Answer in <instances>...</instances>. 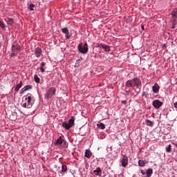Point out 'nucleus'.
<instances>
[{"instance_id":"obj_1","label":"nucleus","mask_w":177,"mask_h":177,"mask_svg":"<svg viewBox=\"0 0 177 177\" xmlns=\"http://www.w3.org/2000/svg\"><path fill=\"white\" fill-rule=\"evenodd\" d=\"M127 88H133L134 91L139 93L140 89H142V81L138 77H135L133 80H127L125 83Z\"/></svg>"},{"instance_id":"obj_2","label":"nucleus","mask_w":177,"mask_h":177,"mask_svg":"<svg viewBox=\"0 0 177 177\" xmlns=\"http://www.w3.org/2000/svg\"><path fill=\"white\" fill-rule=\"evenodd\" d=\"M74 121H75V118L74 116H72L71 118L69 120L68 122H64L62 123V128H64L67 131L70 129V128H73L74 127Z\"/></svg>"},{"instance_id":"obj_3","label":"nucleus","mask_w":177,"mask_h":177,"mask_svg":"<svg viewBox=\"0 0 177 177\" xmlns=\"http://www.w3.org/2000/svg\"><path fill=\"white\" fill-rule=\"evenodd\" d=\"M53 95H56V88L55 87H50L44 95L45 99L46 100H49V99H52V96Z\"/></svg>"},{"instance_id":"obj_4","label":"nucleus","mask_w":177,"mask_h":177,"mask_svg":"<svg viewBox=\"0 0 177 177\" xmlns=\"http://www.w3.org/2000/svg\"><path fill=\"white\" fill-rule=\"evenodd\" d=\"M77 49L80 53H82L83 55H86V53H88V43H85L84 45L82 43H80L78 45Z\"/></svg>"},{"instance_id":"obj_5","label":"nucleus","mask_w":177,"mask_h":177,"mask_svg":"<svg viewBox=\"0 0 177 177\" xmlns=\"http://www.w3.org/2000/svg\"><path fill=\"white\" fill-rule=\"evenodd\" d=\"M55 146H61L62 147H64L66 146V141L59 137L56 142H55Z\"/></svg>"},{"instance_id":"obj_6","label":"nucleus","mask_w":177,"mask_h":177,"mask_svg":"<svg viewBox=\"0 0 177 177\" xmlns=\"http://www.w3.org/2000/svg\"><path fill=\"white\" fill-rule=\"evenodd\" d=\"M121 162L122 167H123V168H125L127 165H128V156H127V155L122 156Z\"/></svg>"},{"instance_id":"obj_7","label":"nucleus","mask_w":177,"mask_h":177,"mask_svg":"<svg viewBox=\"0 0 177 177\" xmlns=\"http://www.w3.org/2000/svg\"><path fill=\"white\" fill-rule=\"evenodd\" d=\"M152 105L153 106V107H155L156 109H160V107H161L162 106V102H161L160 100H153L152 102Z\"/></svg>"},{"instance_id":"obj_8","label":"nucleus","mask_w":177,"mask_h":177,"mask_svg":"<svg viewBox=\"0 0 177 177\" xmlns=\"http://www.w3.org/2000/svg\"><path fill=\"white\" fill-rule=\"evenodd\" d=\"M97 47L100 48V49H104L105 52H110V46L100 44H97Z\"/></svg>"},{"instance_id":"obj_9","label":"nucleus","mask_w":177,"mask_h":177,"mask_svg":"<svg viewBox=\"0 0 177 177\" xmlns=\"http://www.w3.org/2000/svg\"><path fill=\"white\" fill-rule=\"evenodd\" d=\"M171 15L173 17V24H176L177 19V8L174 9L171 12Z\"/></svg>"},{"instance_id":"obj_10","label":"nucleus","mask_w":177,"mask_h":177,"mask_svg":"<svg viewBox=\"0 0 177 177\" xmlns=\"http://www.w3.org/2000/svg\"><path fill=\"white\" fill-rule=\"evenodd\" d=\"M62 31L64 34L66 35V38L67 39H70V37H71V35H70V32H68V29L67 28H63L62 29Z\"/></svg>"},{"instance_id":"obj_11","label":"nucleus","mask_w":177,"mask_h":177,"mask_svg":"<svg viewBox=\"0 0 177 177\" xmlns=\"http://www.w3.org/2000/svg\"><path fill=\"white\" fill-rule=\"evenodd\" d=\"M152 91L153 93H158V92H160V86L158 84H154V85L152 86Z\"/></svg>"},{"instance_id":"obj_12","label":"nucleus","mask_w":177,"mask_h":177,"mask_svg":"<svg viewBox=\"0 0 177 177\" xmlns=\"http://www.w3.org/2000/svg\"><path fill=\"white\" fill-rule=\"evenodd\" d=\"M42 54V50L40 48H37L35 50V55L36 57H39Z\"/></svg>"},{"instance_id":"obj_13","label":"nucleus","mask_w":177,"mask_h":177,"mask_svg":"<svg viewBox=\"0 0 177 177\" xmlns=\"http://www.w3.org/2000/svg\"><path fill=\"white\" fill-rule=\"evenodd\" d=\"M25 100H26V104L28 105V109H31L32 107V104L31 103V97L29 96L28 98H26Z\"/></svg>"},{"instance_id":"obj_14","label":"nucleus","mask_w":177,"mask_h":177,"mask_svg":"<svg viewBox=\"0 0 177 177\" xmlns=\"http://www.w3.org/2000/svg\"><path fill=\"white\" fill-rule=\"evenodd\" d=\"M93 174H95L96 176H102V169L97 167L96 169L93 171Z\"/></svg>"},{"instance_id":"obj_15","label":"nucleus","mask_w":177,"mask_h":177,"mask_svg":"<svg viewBox=\"0 0 177 177\" xmlns=\"http://www.w3.org/2000/svg\"><path fill=\"white\" fill-rule=\"evenodd\" d=\"M20 49H21V48H20V46H19V45H12V52H20Z\"/></svg>"},{"instance_id":"obj_16","label":"nucleus","mask_w":177,"mask_h":177,"mask_svg":"<svg viewBox=\"0 0 177 177\" xmlns=\"http://www.w3.org/2000/svg\"><path fill=\"white\" fill-rule=\"evenodd\" d=\"M7 24H8V26H13V24H15V21H13V19L12 18H8L7 19H5Z\"/></svg>"},{"instance_id":"obj_17","label":"nucleus","mask_w":177,"mask_h":177,"mask_svg":"<svg viewBox=\"0 0 177 177\" xmlns=\"http://www.w3.org/2000/svg\"><path fill=\"white\" fill-rule=\"evenodd\" d=\"M21 86H23V82H20L19 84H17L15 88V91L16 92H19V91L20 90V88H21Z\"/></svg>"},{"instance_id":"obj_18","label":"nucleus","mask_w":177,"mask_h":177,"mask_svg":"<svg viewBox=\"0 0 177 177\" xmlns=\"http://www.w3.org/2000/svg\"><path fill=\"white\" fill-rule=\"evenodd\" d=\"M146 177H151V175H153V169H148L146 170Z\"/></svg>"},{"instance_id":"obj_19","label":"nucleus","mask_w":177,"mask_h":177,"mask_svg":"<svg viewBox=\"0 0 177 177\" xmlns=\"http://www.w3.org/2000/svg\"><path fill=\"white\" fill-rule=\"evenodd\" d=\"M85 157H86V158H91V157H92V152L88 149L86 150Z\"/></svg>"},{"instance_id":"obj_20","label":"nucleus","mask_w":177,"mask_h":177,"mask_svg":"<svg viewBox=\"0 0 177 177\" xmlns=\"http://www.w3.org/2000/svg\"><path fill=\"white\" fill-rule=\"evenodd\" d=\"M97 127L99 129H106V125L103 124L102 122H100L97 124Z\"/></svg>"},{"instance_id":"obj_21","label":"nucleus","mask_w":177,"mask_h":177,"mask_svg":"<svg viewBox=\"0 0 177 177\" xmlns=\"http://www.w3.org/2000/svg\"><path fill=\"white\" fill-rule=\"evenodd\" d=\"M146 124L147 127H153L154 126V122L149 119L146 120Z\"/></svg>"},{"instance_id":"obj_22","label":"nucleus","mask_w":177,"mask_h":177,"mask_svg":"<svg viewBox=\"0 0 177 177\" xmlns=\"http://www.w3.org/2000/svg\"><path fill=\"white\" fill-rule=\"evenodd\" d=\"M138 165H139V167H145L146 165V163L145 162V160H139Z\"/></svg>"},{"instance_id":"obj_23","label":"nucleus","mask_w":177,"mask_h":177,"mask_svg":"<svg viewBox=\"0 0 177 177\" xmlns=\"http://www.w3.org/2000/svg\"><path fill=\"white\" fill-rule=\"evenodd\" d=\"M34 80H35V82H36V84H39V82L41 81V79H39V77L37 75H35Z\"/></svg>"},{"instance_id":"obj_24","label":"nucleus","mask_w":177,"mask_h":177,"mask_svg":"<svg viewBox=\"0 0 177 177\" xmlns=\"http://www.w3.org/2000/svg\"><path fill=\"white\" fill-rule=\"evenodd\" d=\"M171 151H172V146L171 145H169L166 147V151H167V153H171Z\"/></svg>"},{"instance_id":"obj_25","label":"nucleus","mask_w":177,"mask_h":177,"mask_svg":"<svg viewBox=\"0 0 177 177\" xmlns=\"http://www.w3.org/2000/svg\"><path fill=\"white\" fill-rule=\"evenodd\" d=\"M34 8H35V4L30 3V4H29L28 9H29V10H34Z\"/></svg>"},{"instance_id":"obj_26","label":"nucleus","mask_w":177,"mask_h":177,"mask_svg":"<svg viewBox=\"0 0 177 177\" xmlns=\"http://www.w3.org/2000/svg\"><path fill=\"white\" fill-rule=\"evenodd\" d=\"M62 172H67V166L66 165H62Z\"/></svg>"},{"instance_id":"obj_27","label":"nucleus","mask_w":177,"mask_h":177,"mask_svg":"<svg viewBox=\"0 0 177 177\" xmlns=\"http://www.w3.org/2000/svg\"><path fill=\"white\" fill-rule=\"evenodd\" d=\"M0 27L1 28H2L3 30L5 28V24L3 23V21L0 20Z\"/></svg>"},{"instance_id":"obj_28","label":"nucleus","mask_w":177,"mask_h":177,"mask_svg":"<svg viewBox=\"0 0 177 177\" xmlns=\"http://www.w3.org/2000/svg\"><path fill=\"white\" fill-rule=\"evenodd\" d=\"M25 89H26V91H28L30 89H32V86L31 85H27L26 86H24Z\"/></svg>"},{"instance_id":"obj_29","label":"nucleus","mask_w":177,"mask_h":177,"mask_svg":"<svg viewBox=\"0 0 177 177\" xmlns=\"http://www.w3.org/2000/svg\"><path fill=\"white\" fill-rule=\"evenodd\" d=\"M22 107H24V109H28V106L27 105V102L22 103Z\"/></svg>"},{"instance_id":"obj_30","label":"nucleus","mask_w":177,"mask_h":177,"mask_svg":"<svg viewBox=\"0 0 177 177\" xmlns=\"http://www.w3.org/2000/svg\"><path fill=\"white\" fill-rule=\"evenodd\" d=\"M27 91V88L25 87L22 88L20 91L21 93H24V92Z\"/></svg>"},{"instance_id":"obj_31","label":"nucleus","mask_w":177,"mask_h":177,"mask_svg":"<svg viewBox=\"0 0 177 177\" xmlns=\"http://www.w3.org/2000/svg\"><path fill=\"white\" fill-rule=\"evenodd\" d=\"M40 71H41V73H45V68H44V66H41Z\"/></svg>"},{"instance_id":"obj_32","label":"nucleus","mask_w":177,"mask_h":177,"mask_svg":"<svg viewBox=\"0 0 177 177\" xmlns=\"http://www.w3.org/2000/svg\"><path fill=\"white\" fill-rule=\"evenodd\" d=\"M141 174H142V175H147L146 171H145L143 170L141 171Z\"/></svg>"},{"instance_id":"obj_33","label":"nucleus","mask_w":177,"mask_h":177,"mask_svg":"<svg viewBox=\"0 0 177 177\" xmlns=\"http://www.w3.org/2000/svg\"><path fill=\"white\" fill-rule=\"evenodd\" d=\"M46 64L45 62H41V67H44Z\"/></svg>"},{"instance_id":"obj_34","label":"nucleus","mask_w":177,"mask_h":177,"mask_svg":"<svg viewBox=\"0 0 177 177\" xmlns=\"http://www.w3.org/2000/svg\"><path fill=\"white\" fill-rule=\"evenodd\" d=\"M174 108L177 109V102L174 103Z\"/></svg>"},{"instance_id":"obj_35","label":"nucleus","mask_w":177,"mask_h":177,"mask_svg":"<svg viewBox=\"0 0 177 177\" xmlns=\"http://www.w3.org/2000/svg\"><path fill=\"white\" fill-rule=\"evenodd\" d=\"M141 28H142V30H145V26L142 25Z\"/></svg>"},{"instance_id":"obj_36","label":"nucleus","mask_w":177,"mask_h":177,"mask_svg":"<svg viewBox=\"0 0 177 177\" xmlns=\"http://www.w3.org/2000/svg\"><path fill=\"white\" fill-rule=\"evenodd\" d=\"M11 56H16V54H15V53H12L11 54Z\"/></svg>"},{"instance_id":"obj_37","label":"nucleus","mask_w":177,"mask_h":177,"mask_svg":"<svg viewBox=\"0 0 177 177\" xmlns=\"http://www.w3.org/2000/svg\"><path fill=\"white\" fill-rule=\"evenodd\" d=\"M146 95V92H143L142 96H145Z\"/></svg>"}]
</instances>
